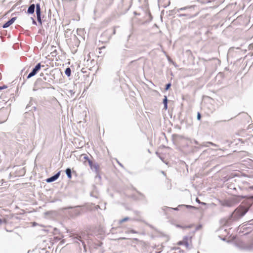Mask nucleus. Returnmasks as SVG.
I'll return each mask as SVG.
<instances>
[{"label":"nucleus","instance_id":"nucleus-13","mask_svg":"<svg viewBox=\"0 0 253 253\" xmlns=\"http://www.w3.org/2000/svg\"><path fill=\"white\" fill-rule=\"evenodd\" d=\"M65 74L66 75H67L68 77H70L71 74V70L70 68H67L65 71Z\"/></svg>","mask_w":253,"mask_h":253},{"label":"nucleus","instance_id":"nucleus-4","mask_svg":"<svg viewBox=\"0 0 253 253\" xmlns=\"http://www.w3.org/2000/svg\"><path fill=\"white\" fill-rule=\"evenodd\" d=\"M60 175V171H59L57 173H56L55 174H54V175L51 176L49 178H47L46 180V181L47 183H50V182H53V181H55L56 180H57L59 178Z\"/></svg>","mask_w":253,"mask_h":253},{"label":"nucleus","instance_id":"nucleus-36","mask_svg":"<svg viewBox=\"0 0 253 253\" xmlns=\"http://www.w3.org/2000/svg\"><path fill=\"white\" fill-rule=\"evenodd\" d=\"M156 253H161V252H156Z\"/></svg>","mask_w":253,"mask_h":253},{"label":"nucleus","instance_id":"nucleus-19","mask_svg":"<svg viewBox=\"0 0 253 253\" xmlns=\"http://www.w3.org/2000/svg\"><path fill=\"white\" fill-rule=\"evenodd\" d=\"M188 15V14H180L179 15H178V16L180 17H182V16H187Z\"/></svg>","mask_w":253,"mask_h":253},{"label":"nucleus","instance_id":"nucleus-14","mask_svg":"<svg viewBox=\"0 0 253 253\" xmlns=\"http://www.w3.org/2000/svg\"><path fill=\"white\" fill-rule=\"evenodd\" d=\"M183 206L186 207L187 209H196V207L192 206H190V205H182L179 206V207H183Z\"/></svg>","mask_w":253,"mask_h":253},{"label":"nucleus","instance_id":"nucleus-3","mask_svg":"<svg viewBox=\"0 0 253 253\" xmlns=\"http://www.w3.org/2000/svg\"><path fill=\"white\" fill-rule=\"evenodd\" d=\"M36 8V12L37 17V20L38 22L42 25V21L41 19V6L39 3H37L35 6Z\"/></svg>","mask_w":253,"mask_h":253},{"label":"nucleus","instance_id":"nucleus-32","mask_svg":"<svg viewBox=\"0 0 253 253\" xmlns=\"http://www.w3.org/2000/svg\"><path fill=\"white\" fill-rule=\"evenodd\" d=\"M40 76H43V73H41L40 74Z\"/></svg>","mask_w":253,"mask_h":253},{"label":"nucleus","instance_id":"nucleus-21","mask_svg":"<svg viewBox=\"0 0 253 253\" xmlns=\"http://www.w3.org/2000/svg\"><path fill=\"white\" fill-rule=\"evenodd\" d=\"M3 222L6 223V219H4L3 220H2L0 218V225H1Z\"/></svg>","mask_w":253,"mask_h":253},{"label":"nucleus","instance_id":"nucleus-24","mask_svg":"<svg viewBox=\"0 0 253 253\" xmlns=\"http://www.w3.org/2000/svg\"><path fill=\"white\" fill-rule=\"evenodd\" d=\"M7 86L6 85H3V86H0V90L6 88Z\"/></svg>","mask_w":253,"mask_h":253},{"label":"nucleus","instance_id":"nucleus-38","mask_svg":"<svg viewBox=\"0 0 253 253\" xmlns=\"http://www.w3.org/2000/svg\"><path fill=\"white\" fill-rule=\"evenodd\" d=\"M252 198L253 199V196H252Z\"/></svg>","mask_w":253,"mask_h":253},{"label":"nucleus","instance_id":"nucleus-7","mask_svg":"<svg viewBox=\"0 0 253 253\" xmlns=\"http://www.w3.org/2000/svg\"><path fill=\"white\" fill-rule=\"evenodd\" d=\"M188 237L186 236V237H184V238H183V241H180L179 243H178V244L179 245H183L185 246V247L186 248H189V245L188 243Z\"/></svg>","mask_w":253,"mask_h":253},{"label":"nucleus","instance_id":"nucleus-10","mask_svg":"<svg viewBox=\"0 0 253 253\" xmlns=\"http://www.w3.org/2000/svg\"><path fill=\"white\" fill-rule=\"evenodd\" d=\"M163 104L164 105V109L165 110H167L168 109V98L166 96H164V98L163 99Z\"/></svg>","mask_w":253,"mask_h":253},{"label":"nucleus","instance_id":"nucleus-20","mask_svg":"<svg viewBox=\"0 0 253 253\" xmlns=\"http://www.w3.org/2000/svg\"><path fill=\"white\" fill-rule=\"evenodd\" d=\"M197 118L198 120H200L201 118V115L200 113L199 112L197 114Z\"/></svg>","mask_w":253,"mask_h":253},{"label":"nucleus","instance_id":"nucleus-23","mask_svg":"<svg viewBox=\"0 0 253 253\" xmlns=\"http://www.w3.org/2000/svg\"><path fill=\"white\" fill-rule=\"evenodd\" d=\"M196 202L199 203H201L203 205H205V203H201L200 200L198 199V198H196Z\"/></svg>","mask_w":253,"mask_h":253},{"label":"nucleus","instance_id":"nucleus-15","mask_svg":"<svg viewBox=\"0 0 253 253\" xmlns=\"http://www.w3.org/2000/svg\"><path fill=\"white\" fill-rule=\"evenodd\" d=\"M129 219V218L128 217H125L124 218L121 219L120 221V223H123L124 222H125V221H126L128 220Z\"/></svg>","mask_w":253,"mask_h":253},{"label":"nucleus","instance_id":"nucleus-30","mask_svg":"<svg viewBox=\"0 0 253 253\" xmlns=\"http://www.w3.org/2000/svg\"><path fill=\"white\" fill-rule=\"evenodd\" d=\"M252 248V246H250L249 247H247V248L248 249H251Z\"/></svg>","mask_w":253,"mask_h":253},{"label":"nucleus","instance_id":"nucleus-16","mask_svg":"<svg viewBox=\"0 0 253 253\" xmlns=\"http://www.w3.org/2000/svg\"><path fill=\"white\" fill-rule=\"evenodd\" d=\"M170 86H171L170 83H169V84H167L166 85L165 90H168L170 88Z\"/></svg>","mask_w":253,"mask_h":253},{"label":"nucleus","instance_id":"nucleus-35","mask_svg":"<svg viewBox=\"0 0 253 253\" xmlns=\"http://www.w3.org/2000/svg\"><path fill=\"white\" fill-rule=\"evenodd\" d=\"M149 226H150V227H151V228H152V227H152V226L150 225H149Z\"/></svg>","mask_w":253,"mask_h":253},{"label":"nucleus","instance_id":"nucleus-2","mask_svg":"<svg viewBox=\"0 0 253 253\" xmlns=\"http://www.w3.org/2000/svg\"><path fill=\"white\" fill-rule=\"evenodd\" d=\"M42 65L41 63L37 64L36 66L33 69L32 71L27 76V79H30L31 77L34 76L37 74L41 68Z\"/></svg>","mask_w":253,"mask_h":253},{"label":"nucleus","instance_id":"nucleus-9","mask_svg":"<svg viewBox=\"0 0 253 253\" xmlns=\"http://www.w3.org/2000/svg\"><path fill=\"white\" fill-rule=\"evenodd\" d=\"M36 5L35 4H31L28 7L27 10V13L32 14L34 13L35 10Z\"/></svg>","mask_w":253,"mask_h":253},{"label":"nucleus","instance_id":"nucleus-22","mask_svg":"<svg viewBox=\"0 0 253 253\" xmlns=\"http://www.w3.org/2000/svg\"><path fill=\"white\" fill-rule=\"evenodd\" d=\"M84 159L85 160H86L87 161V162H88V160H89V159H88V157L86 155H84Z\"/></svg>","mask_w":253,"mask_h":253},{"label":"nucleus","instance_id":"nucleus-28","mask_svg":"<svg viewBox=\"0 0 253 253\" xmlns=\"http://www.w3.org/2000/svg\"><path fill=\"white\" fill-rule=\"evenodd\" d=\"M197 1L200 2L202 3H205V2H204L202 1H201V0H197Z\"/></svg>","mask_w":253,"mask_h":253},{"label":"nucleus","instance_id":"nucleus-29","mask_svg":"<svg viewBox=\"0 0 253 253\" xmlns=\"http://www.w3.org/2000/svg\"><path fill=\"white\" fill-rule=\"evenodd\" d=\"M201 228V225H199L197 227V229L198 230Z\"/></svg>","mask_w":253,"mask_h":253},{"label":"nucleus","instance_id":"nucleus-1","mask_svg":"<svg viewBox=\"0 0 253 253\" xmlns=\"http://www.w3.org/2000/svg\"><path fill=\"white\" fill-rule=\"evenodd\" d=\"M249 208L240 205L236 208L231 215V218L233 220H237L242 217L249 211Z\"/></svg>","mask_w":253,"mask_h":253},{"label":"nucleus","instance_id":"nucleus-8","mask_svg":"<svg viewBox=\"0 0 253 253\" xmlns=\"http://www.w3.org/2000/svg\"><path fill=\"white\" fill-rule=\"evenodd\" d=\"M88 164L91 169H94L97 171L98 169V165L97 164H94L90 160H88Z\"/></svg>","mask_w":253,"mask_h":253},{"label":"nucleus","instance_id":"nucleus-5","mask_svg":"<svg viewBox=\"0 0 253 253\" xmlns=\"http://www.w3.org/2000/svg\"><path fill=\"white\" fill-rule=\"evenodd\" d=\"M196 7V5H190V6H184V7L175 9V10H176L175 13L179 12L181 11H184V10H185L187 9H194ZM174 10H175V9Z\"/></svg>","mask_w":253,"mask_h":253},{"label":"nucleus","instance_id":"nucleus-34","mask_svg":"<svg viewBox=\"0 0 253 253\" xmlns=\"http://www.w3.org/2000/svg\"><path fill=\"white\" fill-rule=\"evenodd\" d=\"M131 232H132V233H135V232L134 231H133V230H132V231H131Z\"/></svg>","mask_w":253,"mask_h":253},{"label":"nucleus","instance_id":"nucleus-12","mask_svg":"<svg viewBox=\"0 0 253 253\" xmlns=\"http://www.w3.org/2000/svg\"><path fill=\"white\" fill-rule=\"evenodd\" d=\"M74 239L75 240V242H77V240L81 241L83 246H84V242L82 240V237L81 236L77 235L76 237H74Z\"/></svg>","mask_w":253,"mask_h":253},{"label":"nucleus","instance_id":"nucleus-25","mask_svg":"<svg viewBox=\"0 0 253 253\" xmlns=\"http://www.w3.org/2000/svg\"><path fill=\"white\" fill-rule=\"evenodd\" d=\"M32 19L33 20V24L34 25H37L36 21L33 18H32Z\"/></svg>","mask_w":253,"mask_h":253},{"label":"nucleus","instance_id":"nucleus-33","mask_svg":"<svg viewBox=\"0 0 253 253\" xmlns=\"http://www.w3.org/2000/svg\"><path fill=\"white\" fill-rule=\"evenodd\" d=\"M174 210H178V208H174Z\"/></svg>","mask_w":253,"mask_h":253},{"label":"nucleus","instance_id":"nucleus-31","mask_svg":"<svg viewBox=\"0 0 253 253\" xmlns=\"http://www.w3.org/2000/svg\"><path fill=\"white\" fill-rule=\"evenodd\" d=\"M71 208H72V207H67V208H65V209H71Z\"/></svg>","mask_w":253,"mask_h":253},{"label":"nucleus","instance_id":"nucleus-17","mask_svg":"<svg viewBox=\"0 0 253 253\" xmlns=\"http://www.w3.org/2000/svg\"><path fill=\"white\" fill-rule=\"evenodd\" d=\"M38 80H41V81H47L48 82H49V80H48L47 79V78H46V77H43V79H39Z\"/></svg>","mask_w":253,"mask_h":253},{"label":"nucleus","instance_id":"nucleus-18","mask_svg":"<svg viewBox=\"0 0 253 253\" xmlns=\"http://www.w3.org/2000/svg\"><path fill=\"white\" fill-rule=\"evenodd\" d=\"M207 144H209L212 146H215V147H216L217 146V145L212 143V142H207Z\"/></svg>","mask_w":253,"mask_h":253},{"label":"nucleus","instance_id":"nucleus-27","mask_svg":"<svg viewBox=\"0 0 253 253\" xmlns=\"http://www.w3.org/2000/svg\"><path fill=\"white\" fill-rule=\"evenodd\" d=\"M249 189H251V190H253V185L250 186Z\"/></svg>","mask_w":253,"mask_h":253},{"label":"nucleus","instance_id":"nucleus-26","mask_svg":"<svg viewBox=\"0 0 253 253\" xmlns=\"http://www.w3.org/2000/svg\"><path fill=\"white\" fill-rule=\"evenodd\" d=\"M112 34L113 35H115L116 34V30L115 28H114L113 30H112Z\"/></svg>","mask_w":253,"mask_h":253},{"label":"nucleus","instance_id":"nucleus-6","mask_svg":"<svg viewBox=\"0 0 253 253\" xmlns=\"http://www.w3.org/2000/svg\"><path fill=\"white\" fill-rule=\"evenodd\" d=\"M16 19V17H12L11 19H10L9 20L7 21L5 24H4L2 26V27L3 28H6L8 27H9L12 24H13L15 20Z\"/></svg>","mask_w":253,"mask_h":253},{"label":"nucleus","instance_id":"nucleus-11","mask_svg":"<svg viewBox=\"0 0 253 253\" xmlns=\"http://www.w3.org/2000/svg\"><path fill=\"white\" fill-rule=\"evenodd\" d=\"M66 173L67 174V177L69 178H71L72 177V171H71V169H70V168H67L66 169Z\"/></svg>","mask_w":253,"mask_h":253},{"label":"nucleus","instance_id":"nucleus-37","mask_svg":"<svg viewBox=\"0 0 253 253\" xmlns=\"http://www.w3.org/2000/svg\"><path fill=\"white\" fill-rule=\"evenodd\" d=\"M27 253H30V251H28Z\"/></svg>","mask_w":253,"mask_h":253}]
</instances>
